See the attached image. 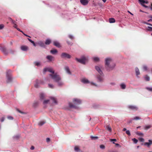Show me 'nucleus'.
Listing matches in <instances>:
<instances>
[{"label": "nucleus", "instance_id": "nucleus-1", "mask_svg": "<svg viewBox=\"0 0 152 152\" xmlns=\"http://www.w3.org/2000/svg\"><path fill=\"white\" fill-rule=\"evenodd\" d=\"M47 71L52 73V74H50L49 75L55 82L58 83L59 86H61L63 85V83L61 81V77L57 73H54V71L52 68H45L44 69L43 72L45 74L46 72Z\"/></svg>", "mask_w": 152, "mask_h": 152}, {"label": "nucleus", "instance_id": "nucleus-2", "mask_svg": "<svg viewBox=\"0 0 152 152\" xmlns=\"http://www.w3.org/2000/svg\"><path fill=\"white\" fill-rule=\"evenodd\" d=\"M115 66L112 59L110 58H107L105 59V67L108 71L113 70Z\"/></svg>", "mask_w": 152, "mask_h": 152}, {"label": "nucleus", "instance_id": "nucleus-3", "mask_svg": "<svg viewBox=\"0 0 152 152\" xmlns=\"http://www.w3.org/2000/svg\"><path fill=\"white\" fill-rule=\"evenodd\" d=\"M95 69L99 74V75H97V78L99 81L101 82L103 80L102 77L103 76V73L99 66H96Z\"/></svg>", "mask_w": 152, "mask_h": 152}, {"label": "nucleus", "instance_id": "nucleus-4", "mask_svg": "<svg viewBox=\"0 0 152 152\" xmlns=\"http://www.w3.org/2000/svg\"><path fill=\"white\" fill-rule=\"evenodd\" d=\"M11 71L8 70L7 72L6 77L7 79V82L9 83L11 82L12 80V78L11 76Z\"/></svg>", "mask_w": 152, "mask_h": 152}, {"label": "nucleus", "instance_id": "nucleus-5", "mask_svg": "<svg viewBox=\"0 0 152 152\" xmlns=\"http://www.w3.org/2000/svg\"><path fill=\"white\" fill-rule=\"evenodd\" d=\"M76 60L78 62L83 64H85L87 61V58L85 57H83L80 59L76 58Z\"/></svg>", "mask_w": 152, "mask_h": 152}, {"label": "nucleus", "instance_id": "nucleus-6", "mask_svg": "<svg viewBox=\"0 0 152 152\" xmlns=\"http://www.w3.org/2000/svg\"><path fill=\"white\" fill-rule=\"evenodd\" d=\"M61 57L62 58H70L71 57L70 55L66 53H62L61 55Z\"/></svg>", "mask_w": 152, "mask_h": 152}, {"label": "nucleus", "instance_id": "nucleus-7", "mask_svg": "<svg viewBox=\"0 0 152 152\" xmlns=\"http://www.w3.org/2000/svg\"><path fill=\"white\" fill-rule=\"evenodd\" d=\"M128 108L134 111H136L138 109V107L136 106L132 105H129Z\"/></svg>", "mask_w": 152, "mask_h": 152}, {"label": "nucleus", "instance_id": "nucleus-8", "mask_svg": "<svg viewBox=\"0 0 152 152\" xmlns=\"http://www.w3.org/2000/svg\"><path fill=\"white\" fill-rule=\"evenodd\" d=\"M73 102L75 104H79L81 103V101L77 99H74L73 100Z\"/></svg>", "mask_w": 152, "mask_h": 152}, {"label": "nucleus", "instance_id": "nucleus-9", "mask_svg": "<svg viewBox=\"0 0 152 152\" xmlns=\"http://www.w3.org/2000/svg\"><path fill=\"white\" fill-rule=\"evenodd\" d=\"M90 0H80V1L81 4L84 5H86L88 4Z\"/></svg>", "mask_w": 152, "mask_h": 152}, {"label": "nucleus", "instance_id": "nucleus-10", "mask_svg": "<svg viewBox=\"0 0 152 152\" xmlns=\"http://www.w3.org/2000/svg\"><path fill=\"white\" fill-rule=\"evenodd\" d=\"M3 52V53L5 54H7L8 53V52L7 51L5 47H2L0 49Z\"/></svg>", "mask_w": 152, "mask_h": 152}, {"label": "nucleus", "instance_id": "nucleus-11", "mask_svg": "<svg viewBox=\"0 0 152 152\" xmlns=\"http://www.w3.org/2000/svg\"><path fill=\"white\" fill-rule=\"evenodd\" d=\"M149 142H146L144 143V145L147 146L148 147H149L152 144V140H148Z\"/></svg>", "mask_w": 152, "mask_h": 152}, {"label": "nucleus", "instance_id": "nucleus-12", "mask_svg": "<svg viewBox=\"0 0 152 152\" xmlns=\"http://www.w3.org/2000/svg\"><path fill=\"white\" fill-rule=\"evenodd\" d=\"M46 58L49 60V61H51L54 60V58L51 55L48 56L46 57Z\"/></svg>", "mask_w": 152, "mask_h": 152}, {"label": "nucleus", "instance_id": "nucleus-13", "mask_svg": "<svg viewBox=\"0 0 152 152\" xmlns=\"http://www.w3.org/2000/svg\"><path fill=\"white\" fill-rule=\"evenodd\" d=\"M20 48L21 50L23 51H26L28 49V47L26 46H22Z\"/></svg>", "mask_w": 152, "mask_h": 152}, {"label": "nucleus", "instance_id": "nucleus-14", "mask_svg": "<svg viewBox=\"0 0 152 152\" xmlns=\"http://www.w3.org/2000/svg\"><path fill=\"white\" fill-rule=\"evenodd\" d=\"M53 43L54 45L56 47L58 48L61 47L60 44L58 42L54 41L53 42Z\"/></svg>", "mask_w": 152, "mask_h": 152}, {"label": "nucleus", "instance_id": "nucleus-15", "mask_svg": "<svg viewBox=\"0 0 152 152\" xmlns=\"http://www.w3.org/2000/svg\"><path fill=\"white\" fill-rule=\"evenodd\" d=\"M81 82L84 83H89V81L86 78H83L81 80Z\"/></svg>", "mask_w": 152, "mask_h": 152}, {"label": "nucleus", "instance_id": "nucleus-16", "mask_svg": "<svg viewBox=\"0 0 152 152\" xmlns=\"http://www.w3.org/2000/svg\"><path fill=\"white\" fill-rule=\"evenodd\" d=\"M65 69L67 73H68V74H69V75H71V73L68 67V66L65 67Z\"/></svg>", "mask_w": 152, "mask_h": 152}, {"label": "nucleus", "instance_id": "nucleus-17", "mask_svg": "<svg viewBox=\"0 0 152 152\" xmlns=\"http://www.w3.org/2000/svg\"><path fill=\"white\" fill-rule=\"evenodd\" d=\"M69 106L70 107L72 108H76L77 107L75 105L73 104L71 102L69 103Z\"/></svg>", "mask_w": 152, "mask_h": 152}, {"label": "nucleus", "instance_id": "nucleus-18", "mask_svg": "<svg viewBox=\"0 0 152 152\" xmlns=\"http://www.w3.org/2000/svg\"><path fill=\"white\" fill-rule=\"evenodd\" d=\"M51 41L49 39H47L46 40L45 42V44L47 45H49L51 42Z\"/></svg>", "mask_w": 152, "mask_h": 152}, {"label": "nucleus", "instance_id": "nucleus-19", "mask_svg": "<svg viewBox=\"0 0 152 152\" xmlns=\"http://www.w3.org/2000/svg\"><path fill=\"white\" fill-rule=\"evenodd\" d=\"M57 51L56 50L54 49L51 50L50 51V52L53 54H55L57 53Z\"/></svg>", "mask_w": 152, "mask_h": 152}, {"label": "nucleus", "instance_id": "nucleus-20", "mask_svg": "<svg viewBox=\"0 0 152 152\" xmlns=\"http://www.w3.org/2000/svg\"><path fill=\"white\" fill-rule=\"evenodd\" d=\"M109 22L110 23H113L115 22V20L113 18H110L109 19Z\"/></svg>", "mask_w": 152, "mask_h": 152}, {"label": "nucleus", "instance_id": "nucleus-21", "mask_svg": "<svg viewBox=\"0 0 152 152\" xmlns=\"http://www.w3.org/2000/svg\"><path fill=\"white\" fill-rule=\"evenodd\" d=\"M50 99L55 104H57V102L56 100V99L54 97H51Z\"/></svg>", "mask_w": 152, "mask_h": 152}, {"label": "nucleus", "instance_id": "nucleus-22", "mask_svg": "<svg viewBox=\"0 0 152 152\" xmlns=\"http://www.w3.org/2000/svg\"><path fill=\"white\" fill-rule=\"evenodd\" d=\"M136 75H138L140 74V72L139 69L137 68H136L135 69Z\"/></svg>", "mask_w": 152, "mask_h": 152}, {"label": "nucleus", "instance_id": "nucleus-23", "mask_svg": "<svg viewBox=\"0 0 152 152\" xmlns=\"http://www.w3.org/2000/svg\"><path fill=\"white\" fill-rule=\"evenodd\" d=\"M45 97V95L44 94L41 93L40 94V97L41 99H43Z\"/></svg>", "mask_w": 152, "mask_h": 152}, {"label": "nucleus", "instance_id": "nucleus-24", "mask_svg": "<svg viewBox=\"0 0 152 152\" xmlns=\"http://www.w3.org/2000/svg\"><path fill=\"white\" fill-rule=\"evenodd\" d=\"M38 44L41 47H44L45 46L44 43L42 42H38Z\"/></svg>", "mask_w": 152, "mask_h": 152}, {"label": "nucleus", "instance_id": "nucleus-25", "mask_svg": "<svg viewBox=\"0 0 152 152\" xmlns=\"http://www.w3.org/2000/svg\"><path fill=\"white\" fill-rule=\"evenodd\" d=\"M106 129L110 132H111V131H112L111 128L109 125H107L106 126Z\"/></svg>", "mask_w": 152, "mask_h": 152}, {"label": "nucleus", "instance_id": "nucleus-26", "mask_svg": "<svg viewBox=\"0 0 152 152\" xmlns=\"http://www.w3.org/2000/svg\"><path fill=\"white\" fill-rule=\"evenodd\" d=\"M120 86L121 88L122 89H124L126 88V85L123 83L121 84L120 85Z\"/></svg>", "mask_w": 152, "mask_h": 152}, {"label": "nucleus", "instance_id": "nucleus-27", "mask_svg": "<svg viewBox=\"0 0 152 152\" xmlns=\"http://www.w3.org/2000/svg\"><path fill=\"white\" fill-rule=\"evenodd\" d=\"M49 102V100H46L44 101L43 102V104H47L48 102Z\"/></svg>", "mask_w": 152, "mask_h": 152}, {"label": "nucleus", "instance_id": "nucleus-28", "mask_svg": "<svg viewBox=\"0 0 152 152\" xmlns=\"http://www.w3.org/2000/svg\"><path fill=\"white\" fill-rule=\"evenodd\" d=\"M95 62H97L99 61V58L98 57H94L93 58Z\"/></svg>", "mask_w": 152, "mask_h": 152}, {"label": "nucleus", "instance_id": "nucleus-29", "mask_svg": "<svg viewBox=\"0 0 152 152\" xmlns=\"http://www.w3.org/2000/svg\"><path fill=\"white\" fill-rule=\"evenodd\" d=\"M136 134L139 136H143V133L141 132H137L136 133Z\"/></svg>", "mask_w": 152, "mask_h": 152}, {"label": "nucleus", "instance_id": "nucleus-30", "mask_svg": "<svg viewBox=\"0 0 152 152\" xmlns=\"http://www.w3.org/2000/svg\"><path fill=\"white\" fill-rule=\"evenodd\" d=\"M45 123V121H41L38 124H39V125L40 126H42V125L44 124Z\"/></svg>", "mask_w": 152, "mask_h": 152}, {"label": "nucleus", "instance_id": "nucleus-31", "mask_svg": "<svg viewBox=\"0 0 152 152\" xmlns=\"http://www.w3.org/2000/svg\"><path fill=\"white\" fill-rule=\"evenodd\" d=\"M91 138L92 140H96L98 138V137H97L93 136H91Z\"/></svg>", "mask_w": 152, "mask_h": 152}, {"label": "nucleus", "instance_id": "nucleus-32", "mask_svg": "<svg viewBox=\"0 0 152 152\" xmlns=\"http://www.w3.org/2000/svg\"><path fill=\"white\" fill-rule=\"evenodd\" d=\"M9 19L11 21L12 23L14 25L16 24V22L15 21L13 20L11 18H9Z\"/></svg>", "mask_w": 152, "mask_h": 152}, {"label": "nucleus", "instance_id": "nucleus-33", "mask_svg": "<svg viewBox=\"0 0 152 152\" xmlns=\"http://www.w3.org/2000/svg\"><path fill=\"white\" fill-rule=\"evenodd\" d=\"M140 119L141 118H140V117L138 116H136L133 119V120H137Z\"/></svg>", "mask_w": 152, "mask_h": 152}, {"label": "nucleus", "instance_id": "nucleus-34", "mask_svg": "<svg viewBox=\"0 0 152 152\" xmlns=\"http://www.w3.org/2000/svg\"><path fill=\"white\" fill-rule=\"evenodd\" d=\"M48 86L50 88H54V86L52 84H48Z\"/></svg>", "mask_w": 152, "mask_h": 152}, {"label": "nucleus", "instance_id": "nucleus-35", "mask_svg": "<svg viewBox=\"0 0 152 152\" xmlns=\"http://www.w3.org/2000/svg\"><path fill=\"white\" fill-rule=\"evenodd\" d=\"M145 79L146 81H148L150 80L149 77L147 75H146L145 77Z\"/></svg>", "mask_w": 152, "mask_h": 152}, {"label": "nucleus", "instance_id": "nucleus-36", "mask_svg": "<svg viewBox=\"0 0 152 152\" xmlns=\"http://www.w3.org/2000/svg\"><path fill=\"white\" fill-rule=\"evenodd\" d=\"M74 149L75 151H78L80 150V149L77 146H75L74 148Z\"/></svg>", "mask_w": 152, "mask_h": 152}, {"label": "nucleus", "instance_id": "nucleus-37", "mask_svg": "<svg viewBox=\"0 0 152 152\" xmlns=\"http://www.w3.org/2000/svg\"><path fill=\"white\" fill-rule=\"evenodd\" d=\"M132 140L135 143H137L138 142V140L135 138L132 139Z\"/></svg>", "mask_w": 152, "mask_h": 152}, {"label": "nucleus", "instance_id": "nucleus-38", "mask_svg": "<svg viewBox=\"0 0 152 152\" xmlns=\"http://www.w3.org/2000/svg\"><path fill=\"white\" fill-rule=\"evenodd\" d=\"M38 80L36 81V83L35 84L34 86L36 88H38L39 87V85L38 83Z\"/></svg>", "mask_w": 152, "mask_h": 152}, {"label": "nucleus", "instance_id": "nucleus-39", "mask_svg": "<svg viewBox=\"0 0 152 152\" xmlns=\"http://www.w3.org/2000/svg\"><path fill=\"white\" fill-rule=\"evenodd\" d=\"M141 142H143L144 141V139L142 138H139L138 139Z\"/></svg>", "mask_w": 152, "mask_h": 152}, {"label": "nucleus", "instance_id": "nucleus-40", "mask_svg": "<svg viewBox=\"0 0 152 152\" xmlns=\"http://www.w3.org/2000/svg\"><path fill=\"white\" fill-rule=\"evenodd\" d=\"M7 118L8 119L10 120H12L13 119V118L11 116H8Z\"/></svg>", "mask_w": 152, "mask_h": 152}, {"label": "nucleus", "instance_id": "nucleus-41", "mask_svg": "<svg viewBox=\"0 0 152 152\" xmlns=\"http://www.w3.org/2000/svg\"><path fill=\"white\" fill-rule=\"evenodd\" d=\"M138 0L140 3V4H141V5H142V4L144 3L145 1L144 0Z\"/></svg>", "mask_w": 152, "mask_h": 152}, {"label": "nucleus", "instance_id": "nucleus-42", "mask_svg": "<svg viewBox=\"0 0 152 152\" xmlns=\"http://www.w3.org/2000/svg\"><path fill=\"white\" fill-rule=\"evenodd\" d=\"M126 133L129 135H130V133L129 130H128L126 131Z\"/></svg>", "mask_w": 152, "mask_h": 152}, {"label": "nucleus", "instance_id": "nucleus-43", "mask_svg": "<svg viewBox=\"0 0 152 152\" xmlns=\"http://www.w3.org/2000/svg\"><path fill=\"white\" fill-rule=\"evenodd\" d=\"M148 28H149L147 29V30L148 31H152V27L148 26Z\"/></svg>", "mask_w": 152, "mask_h": 152}, {"label": "nucleus", "instance_id": "nucleus-44", "mask_svg": "<svg viewBox=\"0 0 152 152\" xmlns=\"http://www.w3.org/2000/svg\"><path fill=\"white\" fill-rule=\"evenodd\" d=\"M101 148L104 149L105 148V146L104 145H101L100 146Z\"/></svg>", "mask_w": 152, "mask_h": 152}, {"label": "nucleus", "instance_id": "nucleus-45", "mask_svg": "<svg viewBox=\"0 0 152 152\" xmlns=\"http://www.w3.org/2000/svg\"><path fill=\"white\" fill-rule=\"evenodd\" d=\"M151 126H146L145 127V129L146 130L148 129L151 128Z\"/></svg>", "mask_w": 152, "mask_h": 152}, {"label": "nucleus", "instance_id": "nucleus-46", "mask_svg": "<svg viewBox=\"0 0 152 152\" xmlns=\"http://www.w3.org/2000/svg\"><path fill=\"white\" fill-rule=\"evenodd\" d=\"M4 26L3 24L0 25V30L2 29L4 27Z\"/></svg>", "mask_w": 152, "mask_h": 152}, {"label": "nucleus", "instance_id": "nucleus-47", "mask_svg": "<svg viewBox=\"0 0 152 152\" xmlns=\"http://www.w3.org/2000/svg\"><path fill=\"white\" fill-rule=\"evenodd\" d=\"M146 89L149 91H152V88H147Z\"/></svg>", "mask_w": 152, "mask_h": 152}, {"label": "nucleus", "instance_id": "nucleus-48", "mask_svg": "<svg viewBox=\"0 0 152 152\" xmlns=\"http://www.w3.org/2000/svg\"><path fill=\"white\" fill-rule=\"evenodd\" d=\"M0 120L1 122H3L4 120V118L3 117H2L0 118Z\"/></svg>", "mask_w": 152, "mask_h": 152}, {"label": "nucleus", "instance_id": "nucleus-49", "mask_svg": "<svg viewBox=\"0 0 152 152\" xmlns=\"http://www.w3.org/2000/svg\"><path fill=\"white\" fill-rule=\"evenodd\" d=\"M143 69L145 70H147V67L146 66H143Z\"/></svg>", "mask_w": 152, "mask_h": 152}, {"label": "nucleus", "instance_id": "nucleus-50", "mask_svg": "<svg viewBox=\"0 0 152 152\" xmlns=\"http://www.w3.org/2000/svg\"><path fill=\"white\" fill-rule=\"evenodd\" d=\"M28 40L32 43L33 44V43H34V42L33 41H32L31 39L29 38H28Z\"/></svg>", "mask_w": 152, "mask_h": 152}, {"label": "nucleus", "instance_id": "nucleus-51", "mask_svg": "<svg viewBox=\"0 0 152 152\" xmlns=\"http://www.w3.org/2000/svg\"><path fill=\"white\" fill-rule=\"evenodd\" d=\"M69 37L71 39H73V37L71 35H69Z\"/></svg>", "mask_w": 152, "mask_h": 152}, {"label": "nucleus", "instance_id": "nucleus-52", "mask_svg": "<svg viewBox=\"0 0 152 152\" xmlns=\"http://www.w3.org/2000/svg\"><path fill=\"white\" fill-rule=\"evenodd\" d=\"M16 29L18 31L22 32V33H23V32L19 28H17Z\"/></svg>", "mask_w": 152, "mask_h": 152}, {"label": "nucleus", "instance_id": "nucleus-53", "mask_svg": "<svg viewBox=\"0 0 152 152\" xmlns=\"http://www.w3.org/2000/svg\"><path fill=\"white\" fill-rule=\"evenodd\" d=\"M110 140L111 141H115V142L116 141V139H110Z\"/></svg>", "mask_w": 152, "mask_h": 152}, {"label": "nucleus", "instance_id": "nucleus-54", "mask_svg": "<svg viewBox=\"0 0 152 152\" xmlns=\"http://www.w3.org/2000/svg\"><path fill=\"white\" fill-rule=\"evenodd\" d=\"M46 141L47 142H49L50 140V139L49 138H46Z\"/></svg>", "mask_w": 152, "mask_h": 152}, {"label": "nucleus", "instance_id": "nucleus-55", "mask_svg": "<svg viewBox=\"0 0 152 152\" xmlns=\"http://www.w3.org/2000/svg\"><path fill=\"white\" fill-rule=\"evenodd\" d=\"M142 5L144 7H145V8H148V7L146 6V5L143 4H142Z\"/></svg>", "mask_w": 152, "mask_h": 152}, {"label": "nucleus", "instance_id": "nucleus-56", "mask_svg": "<svg viewBox=\"0 0 152 152\" xmlns=\"http://www.w3.org/2000/svg\"><path fill=\"white\" fill-rule=\"evenodd\" d=\"M23 33V34H24L25 36H26V37H30V38H31V37L30 36H28V35H27V34H24L23 32V33Z\"/></svg>", "mask_w": 152, "mask_h": 152}, {"label": "nucleus", "instance_id": "nucleus-57", "mask_svg": "<svg viewBox=\"0 0 152 152\" xmlns=\"http://www.w3.org/2000/svg\"><path fill=\"white\" fill-rule=\"evenodd\" d=\"M13 27L16 28H17V25L16 24H14V25L13 26Z\"/></svg>", "mask_w": 152, "mask_h": 152}, {"label": "nucleus", "instance_id": "nucleus-58", "mask_svg": "<svg viewBox=\"0 0 152 152\" xmlns=\"http://www.w3.org/2000/svg\"><path fill=\"white\" fill-rule=\"evenodd\" d=\"M35 64L36 66H38L39 65V62H36L35 63Z\"/></svg>", "mask_w": 152, "mask_h": 152}, {"label": "nucleus", "instance_id": "nucleus-59", "mask_svg": "<svg viewBox=\"0 0 152 152\" xmlns=\"http://www.w3.org/2000/svg\"><path fill=\"white\" fill-rule=\"evenodd\" d=\"M17 111H18L19 113H23V112L21 111L20 110H19L17 109Z\"/></svg>", "mask_w": 152, "mask_h": 152}, {"label": "nucleus", "instance_id": "nucleus-60", "mask_svg": "<svg viewBox=\"0 0 152 152\" xmlns=\"http://www.w3.org/2000/svg\"><path fill=\"white\" fill-rule=\"evenodd\" d=\"M145 23L147 24V25H149L150 26H152V24H151L150 23Z\"/></svg>", "mask_w": 152, "mask_h": 152}, {"label": "nucleus", "instance_id": "nucleus-61", "mask_svg": "<svg viewBox=\"0 0 152 152\" xmlns=\"http://www.w3.org/2000/svg\"><path fill=\"white\" fill-rule=\"evenodd\" d=\"M30 149H31V150H34V146H32L31 147V148Z\"/></svg>", "mask_w": 152, "mask_h": 152}, {"label": "nucleus", "instance_id": "nucleus-62", "mask_svg": "<svg viewBox=\"0 0 152 152\" xmlns=\"http://www.w3.org/2000/svg\"><path fill=\"white\" fill-rule=\"evenodd\" d=\"M148 1H144V3L148 4Z\"/></svg>", "mask_w": 152, "mask_h": 152}, {"label": "nucleus", "instance_id": "nucleus-63", "mask_svg": "<svg viewBox=\"0 0 152 152\" xmlns=\"http://www.w3.org/2000/svg\"><path fill=\"white\" fill-rule=\"evenodd\" d=\"M148 22H149L152 21V19H149V20H148Z\"/></svg>", "mask_w": 152, "mask_h": 152}, {"label": "nucleus", "instance_id": "nucleus-64", "mask_svg": "<svg viewBox=\"0 0 152 152\" xmlns=\"http://www.w3.org/2000/svg\"><path fill=\"white\" fill-rule=\"evenodd\" d=\"M150 8L151 10H152V4H151V6Z\"/></svg>", "mask_w": 152, "mask_h": 152}]
</instances>
